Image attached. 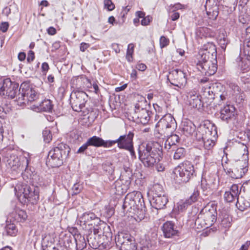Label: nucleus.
Segmentation results:
<instances>
[{
  "mask_svg": "<svg viewBox=\"0 0 250 250\" xmlns=\"http://www.w3.org/2000/svg\"><path fill=\"white\" fill-rule=\"evenodd\" d=\"M138 153L145 167H151L162 158V146L157 142L142 144L138 147Z\"/></svg>",
  "mask_w": 250,
  "mask_h": 250,
  "instance_id": "obj_1",
  "label": "nucleus"
},
{
  "mask_svg": "<svg viewBox=\"0 0 250 250\" xmlns=\"http://www.w3.org/2000/svg\"><path fill=\"white\" fill-rule=\"evenodd\" d=\"M70 150V148L66 144H58L49 151L47 162L52 167H59L63 164V160L67 158Z\"/></svg>",
  "mask_w": 250,
  "mask_h": 250,
  "instance_id": "obj_2",
  "label": "nucleus"
},
{
  "mask_svg": "<svg viewBox=\"0 0 250 250\" xmlns=\"http://www.w3.org/2000/svg\"><path fill=\"white\" fill-rule=\"evenodd\" d=\"M196 169L189 161H185L176 167L173 170L175 183H187L196 175Z\"/></svg>",
  "mask_w": 250,
  "mask_h": 250,
  "instance_id": "obj_3",
  "label": "nucleus"
},
{
  "mask_svg": "<svg viewBox=\"0 0 250 250\" xmlns=\"http://www.w3.org/2000/svg\"><path fill=\"white\" fill-rule=\"evenodd\" d=\"M5 159L6 166L8 168H10L14 171L17 170L21 167L26 169L30 161V158L28 153L24 154L21 161L18 157L15 151H7Z\"/></svg>",
  "mask_w": 250,
  "mask_h": 250,
  "instance_id": "obj_4",
  "label": "nucleus"
},
{
  "mask_svg": "<svg viewBox=\"0 0 250 250\" xmlns=\"http://www.w3.org/2000/svg\"><path fill=\"white\" fill-rule=\"evenodd\" d=\"M240 154H242L241 159L237 161L236 168L232 172L233 178L239 179L243 177L248 171L249 168V151L246 145L242 144L239 147Z\"/></svg>",
  "mask_w": 250,
  "mask_h": 250,
  "instance_id": "obj_5",
  "label": "nucleus"
},
{
  "mask_svg": "<svg viewBox=\"0 0 250 250\" xmlns=\"http://www.w3.org/2000/svg\"><path fill=\"white\" fill-rule=\"evenodd\" d=\"M17 97L16 100L17 104L22 106L28 104L29 102L35 101L38 98V95L35 89L31 87L28 83L24 82L20 86Z\"/></svg>",
  "mask_w": 250,
  "mask_h": 250,
  "instance_id": "obj_6",
  "label": "nucleus"
},
{
  "mask_svg": "<svg viewBox=\"0 0 250 250\" xmlns=\"http://www.w3.org/2000/svg\"><path fill=\"white\" fill-rule=\"evenodd\" d=\"M144 200L141 193L134 191L128 193L125 199L123 205L124 209H127L130 212L131 210L135 211L139 209L143 206Z\"/></svg>",
  "mask_w": 250,
  "mask_h": 250,
  "instance_id": "obj_7",
  "label": "nucleus"
},
{
  "mask_svg": "<svg viewBox=\"0 0 250 250\" xmlns=\"http://www.w3.org/2000/svg\"><path fill=\"white\" fill-rule=\"evenodd\" d=\"M159 133L168 136L172 133L176 127L175 119L170 114H166L159 121L156 125Z\"/></svg>",
  "mask_w": 250,
  "mask_h": 250,
  "instance_id": "obj_8",
  "label": "nucleus"
},
{
  "mask_svg": "<svg viewBox=\"0 0 250 250\" xmlns=\"http://www.w3.org/2000/svg\"><path fill=\"white\" fill-rule=\"evenodd\" d=\"M216 47L214 43L212 42H207L205 44L202 48H201L197 56V64H201L213 60L215 61V59H216Z\"/></svg>",
  "mask_w": 250,
  "mask_h": 250,
  "instance_id": "obj_9",
  "label": "nucleus"
},
{
  "mask_svg": "<svg viewBox=\"0 0 250 250\" xmlns=\"http://www.w3.org/2000/svg\"><path fill=\"white\" fill-rule=\"evenodd\" d=\"M216 211L213 209L203 208L198 215L195 220V224H201L202 228H208L211 226L216 220Z\"/></svg>",
  "mask_w": 250,
  "mask_h": 250,
  "instance_id": "obj_10",
  "label": "nucleus"
},
{
  "mask_svg": "<svg viewBox=\"0 0 250 250\" xmlns=\"http://www.w3.org/2000/svg\"><path fill=\"white\" fill-rule=\"evenodd\" d=\"M88 96L82 91H76L72 92L70 95V104L73 110L81 112L85 106Z\"/></svg>",
  "mask_w": 250,
  "mask_h": 250,
  "instance_id": "obj_11",
  "label": "nucleus"
},
{
  "mask_svg": "<svg viewBox=\"0 0 250 250\" xmlns=\"http://www.w3.org/2000/svg\"><path fill=\"white\" fill-rule=\"evenodd\" d=\"M170 83L180 88H183L187 83L186 74L181 70L173 69L170 71L167 76Z\"/></svg>",
  "mask_w": 250,
  "mask_h": 250,
  "instance_id": "obj_12",
  "label": "nucleus"
},
{
  "mask_svg": "<svg viewBox=\"0 0 250 250\" xmlns=\"http://www.w3.org/2000/svg\"><path fill=\"white\" fill-rule=\"evenodd\" d=\"M115 241L121 245V250H137V244L134 238L129 234L121 233L116 236Z\"/></svg>",
  "mask_w": 250,
  "mask_h": 250,
  "instance_id": "obj_13",
  "label": "nucleus"
},
{
  "mask_svg": "<svg viewBox=\"0 0 250 250\" xmlns=\"http://www.w3.org/2000/svg\"><path fill=\"white\" fill-rule=\"evenodd\" d=\"M134 133L132 131H129L127 134L121 135L117 139L110 140V147L115 144H117L118 147L120 149H129L133 144V138Z\"/></svg>",
  "mask_w": 250,
  "mask_h": 250,
  "instance_id": "obj_14",
  "label": "nucleus"
},
{
  "mask_svg": "<svg viewBox=\"0 0 250 250\" xmlns=\"http://www.w3.org/2000/svg\"><path fill=\"white\" fill-rule=\"evenodd\" d=\"M133 118L135 119L137 123L146 125L150 120V111L146 108H140V105L137 104L135 106Z\"/></svg>",
  "mask_w": 250,
  "mask_h": 250,
  "instance_id": "obj_15",
  "label": "nucleus"
},
{
  "mask_svg": "<svg viewBox=\"0 0 250 250\" xmlns=\"http://www.w3.org/2000/svg\"><path fill=\"white\" fill-rule=\"evenodd\" d=\"M218 87V84H212L211 86L205 88L204 94L209 99H214L219 97L221 101L219 105H221L223 101L226 100V96L224 93L221 94Z\"/></svg>",
  "mask_w": 250,
  "mask_h": 250,
  "instance_id": "obj_16",
  "label": "nucleus"
},
{
  "mask_svg": "<svg viewBox=\"0 0 250 250\" xmlns=\"http://www.w3.org/2000/svg\"><path fill=\"white\" fill-rule=\"evenodd\" d=\"M197 68L202 74L208 76H211L217 71V61L215 59V61L211 60L204 63H201V64H197Z\"/></svg>",
  "mask_w": 250,
  "mask_h": 250,
  "instance_id": "obj_17",
  "label": "nucleus"
},
{
  "mask_svg": "<svg viewBox=\"0 0 250 250\" xmlns=\"http://www.w3.org/2000/svg\"><path fill=\"white\" fill-rule=\"evenodd\" d=\"M31 186L23 182H18L14 186V191L16 196L20 202H25L26 201L25 196L29 193V189Z\"/></svg>",
  "mask_w": 250,
  "mask_h": 250,
  "instance_id": "obj_18",
  "label": "nucleus"
},
{
  "mask_svg": "<svg viewBox=\"0 0 250 250\" xmlns=\"http://www.w3.org/2000/svg\"><path fill=\"white\" fill-rule=\"evenodd\" d=\"M235 108L232 105L226 104L220 108V119L227 123L235 119Z\"/></svg>",
  "mask_w": 250,
  "mask_h": 250,
  "instance_id": "obj_19",
  "label": "nucleus"
},
{
  "mask_svg": "<svg viewBox=\"0 0 250 250\" xmlns=\"http://www.w3.org/2000/svg\"><path fill=\"white\" fill-rule=\"evenodd\" d=\"M65 239L64 243L66 246L65 242H67L68 247H70L69 242H71L72 239H74L75 242L77 250H82L86 246V243L84 236L80 234H75L73 236H71L70 234H65Z\"/></svg>",
  "mask_w": 250,
  "mask_h": 250,
  "instance_id": "obj_20",
  "label": "nucleus"
},
{
  "mask_svg": "<svg viewBox=\"0 0 250 250\" xmlns=\"http://www.w3.org/2000/svg\"><path fill=\"white\" fill-rule=\"evenodd\" d=\"M189 104L193 108L200 109L203 106L201 97L195 90H191L188 93Z\"/></svg>",
  "mask_w": 250,
  "mask_h": 250,
  "instance_id": "obj_21",
  "label": "nucleus"
},
{
  "mask_svg": "<svg viewBox=\"0 0 250 250\" xmlns=\"http://www.w3.org/2000/svg\"><path fill=\"white\" fill-rule=\"evenodd\" d=\"M29 190V193L27 192V195L25 196L26 200L25 202L21 203L23 205H27L29 203L32 205L36 204L39 199V188L32 186Z\"/></svg>",
  "mask_w": 250,
  "mask_h": 250,
  "instance_id": "obj_22",
  "label": "nucleus"
},
{
  "mask_svg": "<svg viewBox=\"0 0 250 250\" xmlns=\"http://www.w3.org/2000/svg\"><path fill=\"white\" fill-rule=\"evenodd\" d=\"M241 190L239 189L238 185H232L229 190L225 191L224 194V200L228 203L232 202L239 197Z\"/></svg>",
  "mask_w": 250,
  "mask_h": 250,
  "instance_id": "obj_23",
  "label": "nucleus"
},
{
  "mask_svg": "<svg viewBox=\"0 0 250 250\" xmlns=\"http://www.w3.org/2000/svg\"><path fill=\"white\" fill-rule=\"evenodd\" d=\"M168 198L166 195H152L150 203L152 208L156 209L163 208L168 202Z\"/></svg>",
  "mask_w": 250,
  "mask_h": 250,
  "instance_id": "obj_24",
  "label": "nucleus"
},
{
  "mask_svg": "<svg viewBox=\"0 0 250 250\" xmlns=\"http://www.w3.org/2000/svg\"><path fill=\"white\" fill-rule=\"evenodd\" d=\"M99 220V218L96 215L91 212H85L79 218V221L81 226L83 225H93V221Z\"/></svg>",
  "mask_w": 250,
  "mask_h": 250,
  "instance_id": "obj_25",
  "label": "nucleus"
},
{
  "mask_svg": "<svg viewBox=\"0 0 250 250\" xmlns=\"http://www.w3.org/2000/svg\"><path fill=\"white\" fill-rule=\"evenodd\" d=\"M198 196L199 193L198 192H194L188 199L180 201L177 204L179 211H182L186 209L189 205H190L197 200Z\"/></svg>",
  "mask_w": 250,
  "mask_h": 250,
  "instance_id": "obj_26",
  "label": "nucleus"
},
{
  "mask_svg": "<svg viewBox=\"0 0 250 250\" xmlns=\"http://www.w3.org/2000/svg\"><path fill=\"white\" fill-rule=\"evenodd\" d=\"M162 230L166 238H171L178 233V230L174 228V224L171 221H167L163 224Z\"/></svg>",
  "mask_w": 250,
  "mask_h": 250,
  "instance_id": "obj_27",
  "label": "nucleus"
},
{
  "mask_svg": "<svg viewBox=\"0 0 250 250\" xmlns=\"http://www.w3.org/2000/svg\"><path fill=\"white\" fill-rule=\"evenodd\" d=\"M87 141L90 145V146H93L96 147L103 146L104 147H110V140L104 141L102 138L93 136L89 138Z\"/></svg>",
  "mask_w": 250,
  "mask_h": 250,
  "instance_id": "obj_28",
  "label": "nucleus"
},
{
  "mask_svg": "<svg viewBox=\"0 0 250 250\" xmlns=\"http://www.w3.org/2000/svg\"><path fill=\"white\" fill-rule=\"evenodd\" d=\"M206 129L205 137L206 138H216L217 136V127L214 124L209 121L205 122L201 125Z\"/></svg>",
  "mask_w": 250,
  "mask_h": 250,
  "instance_id": "obj_29",
  "label": "nucleus"
},
{
  "mask_svg": "<svg viewBox=\"0 0 250 250\" xmlns=\"http://www.w3.org/2000/svg\"><path fill=\"white\" fill-rule=\"evenodd\" d=\"M27 217L26 211L19 208H16L9 215V217L12 218L13 220L20 222H24L27 219Z\"/></svg>",
  "mask_w": 250,
  "mask_h": 250,
  "instance_id": "obj_30",
  "label": "nucleus"
},
{
  "mask_svg": "<svg viewBox=\"0 0 250 250\" xmlns=\"http://www.w3.org/2000/svg\"><path fill=\"white\" fill-rule=\"evenodd\" d=\"M104 236L97 235L95 233L89 234L87 240L89 246L93 249H97L100 247L99 243L104 239Z\"/></svg>",
  "mask_w": 250,
  "mask_h": 250,
  "instance_id": "obj_31",
  "label": "nucleus"
},
{
  "mask_svg": "<svg viewBox=\"0 0 250 250\" xmlns=\"http://www.w3.org/2000/svg\"><path fill=\"white\" fill-rule=\"evenodd\" d=\"M236 207L241 211H244L250 207V199L247 197L241 196L237 198Z\"/></svg>",
  "mask_w": 250,
  "mask_h": 250,
  "instance_id": "obj_32",
  "label": "nucleus"
},
{
  "mask_svg": "<svg viewBox=\"0 0 250 250\" xmlns=\"http://www.w3.org/2000/svg\"><path fill=\"white\" fill-rule=\"evenodd\" d=\"M182 129L186 135H190L195 131V126L191 121H185L182 124Z\"/></svg>",
  "mask_w": 250,
  "mask_h": 250,
  "instance_id": "obj_33",
  "label": "nucleus"
},
{
  "mask_svg": "<svg viewBox=\"0 0 250 250\" xmlns=\"http://www.w3.org/2000/svg\"><path fill=\"white\" fill-rule=\"evenodd\" d=\"M209 1V0H207L206 4L205 5L207 14L210 19L215 20L218 15V8L215 4L212 7H209L207 8L208 3Z\"/></svg>",
  "mask_w": 250,
  "mask_h": 250,
  "instance_id": "obj_34",
  "label": "nucleus"
},
{
  "mask_svg": "<svg viewBox=\"0 0 250 250\" xmlns=\"http://www.w3.org/2000/svg\"><path fill=\"white\" fill-rule=\"evenodd\" d=\"M167 137L168 138L165 142V147L166 149H169L172 146H175L176 143L179 142L180 138L176 134H171Z\"/></svg>",
  "mask_w": 250,
  "mask_h": 250,
  "instance_id": "obj_35",
  "label": "nucleus"
},
{
  "mask_svg": "<svg viewBox=\"0 0 250 250\" xmlns=\"http://www.w3.org/2000/svg\"><path fill=\"white\" fill-rule=\"evenodd\" d=\"M19 84L15 82H13L11 85L7 92L5 93V96H7L11 99L18 97L17 95V92L19 91Z\"/></svg>",
  "mask_w": 250,
  "mask_h": 250,
  "instance_id": "obj_36",
  "label": "nucleus"
},
{
  "mask_svg": "<svg viewBox=\"0 0 250 250\" xmlns=\"http://www.w3.org/2000/svg\"><path fill=\"white\" fill-rule=\"evenodd\" d=\"M214 178L208 177H202L201 181V186L204 190L210 189L214 184Z\"/></svg>",
  "mask_w": 250,
  "mask_h": 250,
  "instance_id": "obj_37",
  "label": "nucleus"
},
{
  "mask_svg": "<svg viewBox=\"0 0 250 250\" xmlns=\"http://www.w3.org/2000/svg\"><path fill=\"white\" fill-rule=\"evenodd\" d=\"M5 231L7 235L15 236L18 232V229L13 223L6 221V225L5 227Z\"/></svg>",
  "mask_w": 250,
  "mask_h": 250,
  "instance_id": "obj_38",
  "label": "nucleus"
},
{
  "mask_svg": "<svg viewBox=\"0 0 250 250\" xmlns=\"http://www.w3.org/2000/svg\"><path fill=\"white\" fill-rule=\"evenodd\" d=\"M236 62L238 64V69L242 71V75L243 73L246 74V73L249 70V65L243 62V59L240 56L236 59Z\"/></svg>",
  "mask_w": 250,
  "mask_h": 250,
  "instance_id": "obj_39",
  "label": "nucleus"
},
{
  "mask_svg": "<svg viewBox=\"0 0 250 250\" xmlns=\"http://www.w3.org/2000/svg\"><path fill=\"white\" fill-rule=\"evenodd\" d=\"M240 78L243 88L246 90H250V75L243 73Z\"/></svg>",
  "mask_w": 250,
  "mask_h": 250,
  "instance_id": "obj_40",
  "label": "nucleus"
},
{
  "mask_svg": "<svg viewBox=\"0 0 250 250\" xmlns=\"http://www.w3.org/2000/svg\"><path fill=\"white\" fill-rule=\"evenodd\" d=\"M151 191L152 195H166L162 185L160 184H154L152 188Z\"/></svg>",
  "mask_w": 250,
  "mask_h": 250,
  "instance_id": "obj_41",
  "label": "nucleus"
},
{
  "mask_svg": "<svg viewBox=\"0 0 250 250\" xmlns=\"http://www.w3.org/2000/svg\"><path fill=\"white\" fill-rule=\"evenodd\" d=\"M39 108L45 112H50L53 108V105L50 100H44L40 104Z\"/></svg>",
  "mask_w": 250,
  "mask_h": 250,
  "instance_id": "obj_42",
  "label": "nucleus"
},
{
  "mask_svg": "<svg viewBox=\"0 0 250 250\" xmlns=\"http://www.w3.org/2000/svg\"><path fill=\"white\" fill-rule=\"evenodd\" d=\"M53 242L54 240L50 236H45L42 238V247H45L46 250H52V247H54Z\"/></svg>",
  "mask_w": 250,
  "mask_h": 250,
  "instance_id": "obj_43",
  "label": "nucleus"
},
{
  "mask_svg": "<svg viewBox=\"0 0 250 250\" xmlns=\"http://www.w3.org/2000/svg\"><path fill=\"white\" fill-rule=\"evenodd\" d=\"M216 138H207L204 140L203 142L204 143V147L205 149L208 150L209 152H212L211 149L215 145V140Z\"/></svg>",
  "mask_w": 250,
  "mask_h": 250,
  "instance_id": "obj_44",
  "label": "nucleus"
},
{
  "mask_svg": "<svg viewBox=\"0 0 250 250\" xmlns=\"http://www.w3.org/2000/svg\"><path fill=\"white\" fill-rule=\"evenodd\" d=\"M186 154V150L183 147L178 148L174 152L173 158L175 160L183 159Z\"/></svg>",
  "mask_w": 250,
  "mask_h": 250,
  "instance_id": "obj_45",
  "label": "nucleus"
},
{
  "mask_svg": "<svg viewBox=\"0 0 250 250\" xmlns=\"http://www.w3.org/2000/svg\"><path fill=\"white\" fill-rule=\"evenodd\" d=\"M103 168L109 174H112L114 172V167L113 165L109 162H106L103 164Z\"/></svg>",
  "mask_w": 250,
  "mask_h": 250,
  "instance_id": "obj_46",
  "label": "nucleus"
},
{
  "mask_svg": "<svg viewBox=\"0 0 250 250\" xmlns=\"http://www.w3.org/2000/svg\"><path fill=\"white\" fill-rule=\"evenodd\" d=\"M42 136L43 137L44 141L45 143H49L52 140V134L50 129L45 128L42 132Z\"/></svg>",
  "mask_w": 250,
  "mask_h": 250,
  "instance_id": "obj_47",
  "label": "nucleus"
},
{
  "mask_svg": "<svg viewBox=\"0 0 250 250\" xmlns=\"http://www.w3.org/2000/svg\"><path fill=\"white\" fill-rule=\"evenodd\" d=\"M90 146L88 142L87 141L84 144H83L77 150V153H85L86 155H89L87 151L89 149V147Z\"/></svg>",
  "mask_w": 250,
  "mask_h": 250,
  "instance_id": "obj_48",
  "label": "nucleus"
},
{
  "mask_svg": "<svg viewBox=\"0 0 250 250\" xmlns=\"http://www.w3.org/2000/svg\"><path fill=\"white\" fill-rule=\"evenodd\" d=\"M218 43L223 49H225L228 43V39L223 35V37H220L218 39Z\"/></svg>",
  "mask_w": 250,
  "mask_h": 250,
  "instance_id": "obj_49",
  "label": "nucleus"
},
{
  "mask_svg": "<svg viewBox=\"0 0 250 250\" xmlns=\"http://www.w3.org/2000/svg\"><path fill=\"white\" fill-rule=\"evenodd\" d=\"M241 190H243L244 192H246L250 195V180L243 183L241 186Z\"/></svg>",
  "mask_w": 250,
  "mask_h": 250,
  "instance_id": "obj_50",
  "label": "nucleus"
},
{
  "mask_svg": "<svg viewBox=\"0 0 250 250\" xmlns=\"http://www.w3.org/2000/svg\"><path fill=\"white\" fill-rule=\"evenodd\" d=\"M169 40L166 37L162 36L160 39V46L161 48H164L169 44Z\"/></svg>",
  "mask_w": 250,
  "mask_h": 250,
  "instance_id": "obj_51",
  "label": "nucleus"
},
{
  "mask_svg": "<svg viewBox=\"0 0 250 250\" xmlns=\"http://www.w3.org/2000/svg\"><path fill=\"white\" fill-rule=\"evenodd\" d=\"M12 83L9 78L5 79L3 81V88L5 93L7 92V90L9 89Z\"/></svg>",
  "mask_w": 250,
  "mask_h": 250,
  "instance_id": "obj_52",
  "label": "nucleus"
},
{
  "mask_svg": "<svg viewBox=\"0 0 250 250\" xmlns=\"http://www.w3.org/2000/svg\"><path fill=\"white\" fill-rule=\"evenodd\" d=\"M104 4L108 11H112L115 8V5L111 0H104Z\"/></svg>",
  "mask_w": 250,
  "mask_h": 250,
  "instance_id": "obj_53",
  "label": "nucleus"
},
{
  "mask_svg": "<svg viewBox=\"0 0 250 250\" xmlns=\"http://www.w3.org/2000/svg\"><path fill=\"white\" fill-rule=\"evenodd\" d=\"M99 243L100 247L98 249L100 250H107L110 248V244L109 241L108 242H102Z\"/></svg>",
  "mask_w": 250,
  "mask_h": 250,
  "instance_id": "obj_54",
  "label": "nucleus"
},
{
  "mask_svg": "<svg viewBox=\"0 0 250 250\" xmlns=\"http://www.w3.org/2000/svg\"><path fill=\"white\" fill-rule=\"evenodd\" d=\"M229 87L233 91L235 94L237 95L240 93L241 89L238 85L234 83H231L229 84Z\"/></svg>",
  "mask_w": 250,
  "mask_h": 250,
  "instance_id": "obj_55",
  "label": "nucleus"
},
{
  "mask_svg": "<svg viewBox=\"0 0 250 250\" xmlns=\"http://www.w3.org/2000/svg\"><path fill=\"white\" fill-rule=\"evenodd\" d=\"M152 17L148 16L145 17L141 21V24L144 26L147 25L152 21Z\"/></svg>",
  "mask_w": 250,
  "mask_h": 250,
  "instance_id": "obj_56",
  "label": "nucleus"
},
{
  "mask_svg": "<svg viewBox=\"0 0 250 250\" xmlns=\"http://www.w3.org/2000/svg\"><path fill=\"white\" fill-rule=\"evenodd\" d=\"M72 189L73 191V194H77L81 191L82 187L78 184H75L73 185Z\"/></svg>",
  "mask_w": 250,
  "mask_h": 250,
  "instance_id": "obj_57",
  "label": "nucleus"
},
{
  "mask_svg": "<svg viewBox=\"0 0 250 250\" xmlns=\"http://www.w3.org/2000/svg\"><path fill=\"white\" fill-rule=\"evenodd\" d=\"M9 27V24L7 22H3L0 24V30L3 33L6 32Z\"/></svg>",
  "mask_w": 250,
  "mask_h": 250,
  "instance_id": "obj_58",
  "label": "nucleus"
},
{
  "mask_svg": "<svg viewBox=\"0 0 250 250\" xmlns=\"http://www.w3.org/2000/svg\"><path fill=\"white\" fill-rule=\"evenodd\" d=\"M195 138L198 141H203L204 140V137L203 136V134L201 133H199V130H198V128L197 129L196 134H195Z\"/></svg>",
  "mask_w": 250,
  "mask_h": 250,
  "instance_id": "obj_59",
  "label": "nucleus"
},
{
  "mask_svg": "<svg viewBox=\"0 0 250 250\" xmlns=\"http://www.w3.org/2000/svg\"><path fill=\"white\" fill-rule=\"evenodd\" d=\"M35 59L34 52L33 51L30 50L28 53V56L27 60L28 62L33 61Z\"/></svg>",
  "mask_w": 250,
  "mask_h": 250,
  "instance_id": "obj_60",
  "label": "nucleus"
},
{
  "mask_svg": "<svg viewBox=\"0 0 250 250\" xmlns=\"http://www.w3.org/2000/svg\"><path fill=\"white\" fill-rule=\"evenodd\" d=\"M134 46L133 43H129L128 45L126 54L133 55L134 52Z\"/></svg>",
  "mask_w": 250,
  "mask_h": 250,
  "instance_id": "obj_61",
  "label": "nucleus"
},
{
  "mask_svg": "<svg viewBox=\"0 0 250 250\" xmlns=\"http://www.w3.org/2000/svg\"><path fill=\"white\" fill-rule=\"evenodd\" d=\"M47 32L50 35H54L56 33V30L54 27L51 26L47 29Z\"/></svg>",
  "mask_w": 250,
  "mask_h": 250,
  "instance_id": "obj_62",
  "label": "nucleus"
},
{
  "mask_svg": "<svg viewBox=\"0 0 250 250\" xmlns=\"http://www.w3.org/2000/svg\"><path fill=\"white\" fill-rule=\"evenodd\" d=\"M89 44L87 43L82 42L81 43L80 50L82 52H84L85 50L89 47Z\"/></svg>",
  "mask_w": 250,
  "mask_h": 250,
  "instance_id": "obj_63",
  "label": "nucleus"
},
{
  "mask_svg": "<svg viewBox=\"0 0 250 250\" xmlns=\"http://www.w3.org/2000/svg\"><path fill=\"white\" fill-rule=\"evenodd\" d=\"M136 68L139 71H144L146 68V66L144 63H139L136 66Z\"/></svg>",
  "mask_w": 250,
  "mask_h": 250,
  "instance_id": "obj_64",
  "label": "nucleus"
}]
</instances>
